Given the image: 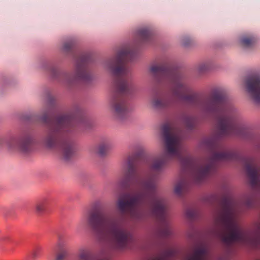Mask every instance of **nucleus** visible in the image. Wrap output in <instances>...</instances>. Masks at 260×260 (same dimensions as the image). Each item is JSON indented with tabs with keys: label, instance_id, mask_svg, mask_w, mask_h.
Returning <instances> with one entry per match:
<instances>
[{
	"label": "nucleus",
	"instance_id": "cd10ccee",
	"mask_svg": "<svg viewBox=\"0 0 260 260\" xmlns=\"http://www.w3.org/2000/svg\"><path fill=\"white\" fill-rule=\"evenodd\" d=\"M32 256L34 258H36L37 257V253L36 252H34L32 254Z\"/></svg>",
	"mask_w": 260,
	"mask_h": 260
},
{
	"label": "nucleus",
	"instance_id": "aec40b11",
	"mask_svg": "<svg viewBox=\"0 0 260 260\" xmlns=\"http://www.w3.org/2000/svg\"><path fill=\"white\" fill-rule=\"evenodd\" d=\"M183 123L188 129H192L196 125V119L191 116H186L183 119Z\"/></svg>",
	"mask_w": 260,
	"mask_h": 260
},
{
	"label": "nucleus",
	"instance_id": "c85d7f7f",
	"mask_svg": "<svg viewBox=\"0 0 260 260\" xmlns=\"http://www.w3.org/2000/svg\"><path fill=\"white\" fill-rule=\"evenodd\" d=\"M120 185L123 186H124L125 185V183L123 182V181H120Z\"/></svg>",
	"mask_w": 260,
	"mask_h": 260
},
{
	"label": "nucleus",
	"instance_id": "423d86ee",
	"mask_svg": "<svg viewBox=\"0 0 260 260\" xmlns=\"http://www.w3.org/2000/svg\"><path fill=\"white\" fill-rule=\"evenodd\" d=\"M87 223L101 239L112 240L118 248L125 247L132 240L131 233L123 226L120 218L107 216L104 212H90Z\"/></svg>",
	"mask_w": 260,
	"mask_h": 260
},
{
	"label": "nucleus",
	"instance_id": "7ed1b4c3",
	"mask_svg": "<svg viewBox=\"0 0 260 260\" xmlns=\"http://www.w3.org/2000/svg\"><path fill=\"white\" fill-rule=\"evenodd\" d=\"M140 155V152L129 155L122 166L126 179L139 190L120 193L116 202V207L121 211H135L142 207L151 209L152 211H165L167 203L157 196L156 180L151 176H141L138 172L136 163Z\"/></svg>",
	"mask_w": 260,
	"mask_h": 260
},
{
	"label": "nucleus",
	"instance_id": "412c9836",
	"mask_svg": "<svg viewBox=\"0 0 260 260\" xmlns=\"http://www.w3.org/2000/svg\"><path fill=\"white\" fill-rule=\"evenodd\" d=\"M75 45V42L73 40H70L66 42L62 46V50L64 52H70Z\"/></svg>",
	"mask_w": 260,
	"mask_h": 260
},
{
	"label": "nucleus",
	"instance_id": "6ab92c4d",
	"mask_svg": "<svg viewBox=\"0 0 260 260\" xmlns=\"http://www.w3.org/2000/svg\"><path fill=\"white\" fill-rule=\"evenodd\" d=\"M255 42V38L252 36H243L240 40L241 45L245 48H250L252 47Z\"/></svg>",
	"mask_w": 260,
	"mask_h": 260
},
{
	"label": "nucleus",
	"instance_id": "a878e982",
	"mask_svg": "<svg viewBox=\"0 0 260 260\" xmlns=\"http://www.w3.org/2000/svg\"><path fill=\"white\" fill-rule=\"evenodd\" d=\"M65 256H66V253L64 252H61L58 255V256L57 257V260H62Z\"/></svg>",
	"mask_w": 260,
	"mask_h": 260
},
{
	"label": "nucleus",
	"instance_id": "b1692460",
	"mask_svg": "<svg viewBox=\"0 0 260 260\" xmlns=\"http://www.w3.org/2000/svg\"><path fill=\"white\" fill-rule=\"evenodd\" d=\"M47 101H48V102L50 105H51L53 103V102L54 101V98L52 95H51V94H49L48 95V96H47Z\"/></svg>",
	"mask_w": 260,
	"mask_h": 260
},
{
	"label": "nucleus",
	"instance_id": "39448f33",
	"mask_svg": "<svg viewBox=\"0 0 260 260\" xmlns=\"http://www.w3.org/2000/svg\"><path fill=\"white\" fill-rule=\"evenodd\" d=\"M48 113V111H44L39 118L47 124L41 143L47 149L58 150L62 158L69 160L73 156L74 150L73 143L69 140L68 135L76 129L79 121L77 114L69 111L50 119Z\"/></svg>",
	"mask_w": 260,
	"mask_h": 260
},
{
	"label": "nucleus",
	"instance_id": "f8f14e48",
	"mask_svg": "<svg viewBox=\"0 0 260 260\" xmlns=\"http://www.w3.org/2000/svg\"><path fill=\"white\" fill-rule=\"evenodd\" d=\"M151 216L159 224L158 235L161 238H167L172 234L170 219L167 212H150Z\"/></svg>",
	"mask_w": 260,
	"mask_h": 260
},
{
	"label": "nucleus",
	"instance_id": "dca6fc26",
	"mask_svg": "<svg viewBox=\"0 0 260 260\" xmlns=\"http://www.w3.org/2000/svg\"><path fill=\"white\" fill-rule=\"evenodd\" d=\"M109 205L108 203L102 200H96L90 204L91 211H101L109 209Z\"/></svg>",
	"mask_w": 260,
	"mask_h": 260
},
{
	"label": "nucleus",
	"instance_id": "4468645a",
	"mask_svg": "<svg viewBox=\"0 0 260 260\" xmlns=\"http://www.w3.org/2000/svg\"><path fill=\"white\" fill-rule=\"evenodd\" d=\"M178 254V251L175 248L168 246L152 260H170L171 258L176 256Z\"/></svg>",
	"mask_w": 260,
	"mask_h": 260
},
{
	"label": "nucleus",
	"instance_id": "20e7f679",
	"mask_svg": "<svg viewBox=\"0 0 260 260\" xmlns=\"http://www.w3.org/2000/svg\"><path fill=\"white\" fill-rule=\"evenodd\" d=\"M135 54L133 48L126 46L122 48L115 57L104 63V67L114 77V89L109 102L110 108L115 118L120 121L128 116L127 98L134 91L130 70L125 63L132 60Z\"/></svg>",
	"mask_w": 260,
	"mask_h": 260
},
{
	"label": "nucleus",
	"instance_id": "5701e85b",
	"mask_svg": "<svg viewBox=\"0 0 260 260\" xmlns=\"http://www.w3.org/2000/svg\"><path fill=\"white\" fill-rule=\"evenodd\" d=\"M9 237L6 235L0 236V242L3 241L4 242H7L9 241Z\"/></svg>",
	"mask_w": 260,
	"mask_h": 260
},
{
	"label": "nucleus",
	"instance_id": "a211bd4d",
	"mask_svg": "<svg viewBox=\"0 0 260 260\" xmlns=\"http://www.w3.org/2000/svg\"><path fill=\"white\" fill-rule=\"evenodd\" d=\"M151 35V30L147 27L140 29L137 33V37L141 42L148 41Z\"/></svg>",
	"mask_w": 260,
	"mask_h": 260
},
{
	"label": "nucleus",
	"instance_id": "4be33fe9",
	"mask_svg": "<svg viewBox=\"0 0 260 260\" xmlns=\"http://www.w3.org/2000/svg\"><path fill=\"white\" fill-rule=\"evenodd\" d=\"M79 258L80 260H90L89 253L85 250L81 251L79 254Z\"/></svg>",
	"mask_w": 260,
	"mask_h": 260
},
{
	"label": "nucleus",
	"instance_id": "7c9ffc66",
	"mask_svg": "<svg viewBox=\"0 0 260 260\" xmlns=\"http://www.w3.org/2000/svg\"><path fill=\"white\" fill-rule=\"evenodd\" d=\"M183 45H184V46H187V45H188V44H187V43H186L184 42V43H183Z\"/></svg>",
	"mask_w": 260,
	"mask_h": 260
},
{
	"label": "nucleus",
	"instance_id": "9b49d317",
	"mask_svg": "<svg viewBox=\"0 0 260 260\" xmlns=\"http://www.w3.org/2000/svg\"><path fill=\"white\" fill-rule=\"evenodd\" d=\"M245 87L254 102L260 104V74H255L247 77L245 81Z\"/></svg>",
	"mask_w": 260,
	"mask_h": 260
},
{
	"label": "nucleus",
	"instance_id": "c756f323",
	"mask_svg": "<svg viewBox=\"0 0 260 260\" xmlns=\"http://www.w3.org/2000/svg\"><path fill=\"white\" fill-rule=\"evenodd\" d=\"M257 147L258 149H260V140H259V143L257 145Z\"/></svg>",
	"mask_w": 260,
	"mask_h": 260
},
{
	"label": "nucleus",
	"instance_id": "ddd939ff",
	"mask_svg": "<svg viewBox=\"0 0 260 260\" xmlns=\"http://www.w3.org/2000/svg\"><path fill=\"white\" fill-rule=\"evenodd\" d=\"M184 260H209L207 247L202 244L196 246L191 252L185 256Z\"/></svg>",
	"mask_w": 260,
	"mask_h": 260
},
{
	"label": "nucleus",
	"instance_id": "f257e3e1",
	"mask_svg": "<svg viewBox=\"0 0 260 260\" xmlns=\"http://www.w3.org/2000/svg\"><path fill=\"white\" fill-rule=\"evenodd\" d=\"M161 135L164 142L165 153L152 158L150 168L161 172L167 163L171 160L179 161L186 174L175 185L174 192L181 196L191 182H200L214 172L219 161L241 160L250 184L254 189H260V164L253 157H241L234 150L227 148L214 138L206 139L204 145L210 150V156L194 160L184 154L182 144L181 131L169 123L161 126Z\"/></svg>",
	"mask_w": 260,
	"mask_h": 260
},
{
	"label": "nucleus",
	"instance_id": "393cba45",
	"mask_svg": "<svg viewBox=\"0 0 260 260\" xmlns=\"http://www.w3.org/2000/svg\"><path fill=\"white\" fill-rule=\"evenodd\" d=\"M208 69V65L206 64H201L199 67V70L200 71L203 72L207 70Z\"/></svg>",
	"mask_w": 260,
	"mask_h": 260
},
{
	"label": "nucleus",
	"instance_id": "f03ea898",
	"mask_svg": "<svg viewBox=\"0 0 260 260\" xmlns=\"http://www.w3.org/2000/svg\"><path fill=\"white\" fill-rule=\"evenodd\" d=\"M150 72L157 82L166 84L172 93L169 96H153L150 101L153 108L167 109L182 100L202 114L214 116L219 137L243 136L245 128L237 122L235 109L225 105L223 92L215 90L208 96L198 93L185 94L189 90L183 76L167 62L151 66Z\"/></svg>",
	"mask_w": 260,
	"mask_h": 260
},
{
	"label": "nucleus",
	"instance_id": "1a4fd4ad",
	"mask_svg": "<svg viewBox=\"0 0 260 260\" xmlns=\"http://www.w3.org/2000/svg\"><path fill=\"white\" fill-rule=\"evenodd\" d=\"M209 202L217 210L216 211H235V210L240 209L242 206L249 208L253 205V199L251 197L239 201L225 196L220 197L218 195L214 194L209 198Z\"/></svg>",
	"mask_w": 260,
	"mask_h": 260
},
{
	"label": "nucleus",
	"instance_id": "bb28decb",
	"mask_svg": "<svg viewBox=\"0 0 260 260\" xmlns=\"http://www.w3.org/2000/svg\"><path fill=\"white\" fill-rule=\"evenodd\" d=\"M131 213V216H140V213H141L142 212H130Z\"/></svg>",
	"mask_w": 260,
	"mask_h": 260
},
{
	"label": "nucleus",
	"instance_id": "2eb2a0df",
	"mask_svg": "<svg viewBox=\"0 0 260 260\" xmlns=\"http://www.w3.org/2000/svg\"><path fill=\"white\" fill-rule=\"evenodd\" d=\"M113 146L112 141L106 139L102 141L98 148V152L101 155H104Z\"/></svg>",
	"mask_w": 260,
	"mask_h": 260
},
{
	"label": "nucleus",
	"instance_id": "f3484780",
	"mask_svg": "<svg viewBox=\"0 0 260 260\" xmlns=\"http://www.w3.org/2000/svg\"><path fill=\"white\" fill-rule=\"evenodd\" d=\"M35 208L37 211H44L50 209V203L49 199L44 198L38 202L35 205Z\"/></svg>",
	"mask_w": 260,
	"mask_h": 260
},
{
	"label": "nucleus",
	"instance_id": "6e6552de",
	"mask_svg": "<svg viewBox=\"0 0 260 260\" xmlns=\"http://www.w3.org/2000/svg\"><path fill=\"white\" fill-rule=\"evenodd\" d=\"M90 57L88 55H83L77 60L75 74L60 72L54 65L50 64L46 67V70L50 76L54 79L70 86L76 82L80 81L85 83L90 82L93 79L89 63Z\"/></svg>",
	"mask_w": 260,
	"mask_h": 260
},
{
	"label": "nucleus",
	"instance_id": "0eeeda50",
	"mask_svg": "<svg viewBox=\"0 0 260 260\" xmlns=\"http://www.w3.org/2000/svg\"><path fill=\"white\" fill-rule=\"evenodd\" d=\"M221 220L228 233L222 237L227 245L238 243L244 245L257 247L260 246V221L256 222L250 230L242 229L233 212H222Z\"/></svg>",
	"mask_w": 260,
	"mask_h": 260
},
{
	"label": "nucleus",
	"instance_id": "9d476101",
	"mask_svg": "<svg viewBox=\"0 0 260 260\" xmlns=\"http://www.w3.org/2000/svg\"><path fill=\"white\" fill-rule=\"evenodd\" d=\"M33 144V138L28 133H24L18 137H11L8 140L0 136V147L5 145L9 150L17 151L23 154L31 152Z\"/></svg>",
	"mask_w": 260,
	"mask_h": 260
}]
</instances>
